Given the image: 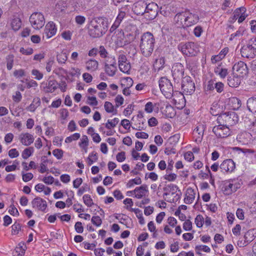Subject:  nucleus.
Wrapping results in <instances>:
<instances>
[{
	"label": "nucleus",
	"instance_id": "36",
	"mask_svg": "<svg viewBox=\"0 0 256 256\" xmlns=\"http://www.w3.org/2000/svg\"><path fill=\"white\" fill-rule=\"evenodd\" d=\"M204 130L202 126H198L194 131V134L195 136H198V139L199 141H200L203 134H204Z\"/></svg>",
	"mask_w": 256,
	"mask_h": 256
},
{
	"label": "nucleus",
	"instance_id": "33",
	"mask_svg": "<svg viewBox=\"0 0 256 256\" xmlns=\"http://www.w3.org/2000/svg\"><path fill=\"white\" fill-rule=\"evenodd\" d=\"M104 70L106 74L110 76H114L116 72V66H104Z\"/></svg>",
	"mask_w": 256,
	"mask_h": 256
},
{
	"label": "nucleus",
	"instance_id": "20",
	"mask_svg": "<svg viewBox=\"0 0 256 256\" xmlns=\"http://www.w3.org/2000/svg\"><path fill=\"white\" fill-rule=\"evenodd\" d=\"M56 28L55 24L52 22H48L44 28V34L47 38H50L56 34Z\"/></svg>",
	"mask_w": 256,
	"mask_h": 256
},
{
	"label": "nucleus",
	"instance_id": "12",
	"mask_svg": "<svg viewBox=\"0 0 256 256\" xmlns=\"http://www.w3.org/2000/svg\"><path fill=\"white\" fill-rule=\"evenodd\" d=\"M182 88L183 92L186 95H190L194 92L195 84L190 77L187 76L183 78Z\"/></svg>",
	"mask_w": 256,
	"mask_h": 256
},
{
	"label": "nucleus",
	"instance_id": "63",
	"mask_svg": "<svg viewBox=\"0 0 256 256\" xmlns=\"http://www.w3.org/2000/svg\"><path fill=\"white\" fill-rule=\"evenodd\" d=\"M74 228L78 233L81 234L84 231V228L81 222H76L75 224Z\"/></svg>",
	"mask_w": 256,
	"mask_h": 256
},
{
	"label": "nucleus",
	"instance_id": "15",
	"mask_svg": "<svg viewBox=\"0 0 256 256\" xmlns=\"http://www.w3.org/2000/svg\"><path fill=\"white\" fill-rule=\"evenodd\" d=\"M240 52L242 57L246 58H252L255 56V51L251 46V44L248 41V43L244 45L240 50Z\"/></svg>",
	"mask_w": 256,
	"mask_h": 256
},
{
	"label": "nucleus",
	"instance_id": "38",
	"mask_svg": "<svg viewBox=\"0 0 256 256\" xmlns=\"http://www.w3.org/2000/svg\"><path fill=\"white\" fill-rule=\"evenodd\" d=\"M196 251L197 254H200V251L202 250L205 252H209L210 251V248L205 245H200L196 246Z\"/></svg>",
	"mask_w": 256,
	"mask_h": 256
},
{
	"label": "nucleus",
	"instance_id": "43",
	"mask_svg": "<svg viewBox=\"0 0 256 256\" xmlns=\"http://www.w3.org/2000/svg\"><path fill=\"white\" fill-rule=\"evenodd\" d=\"M148 230L150 232H154L153 234H152V236L154 238L156 237L158 234L156 233V228L154 226V222L152 221L149 222L148 224Z\"/></svg>",
	"mask_w": 256,
	"mask_h": 256
},
{
	"label": "nucleus",
	"instance_id": "22",
	"mask_svg": "<svg viewBox=\"0 0 256 256\" xmlns=\"http://www.w3.org/2000/svg\"><path fill=\"white\" fill-rule=\"evenodd\" d=\"M98 62L95 60L90 59L86 62V68L90 72H94L98 70Z\"/></svg>",
	"mask_w": 256,
	"mask_h": 256
},
{
	"label": "nucleus",
	"instance_id": "6",
	"mask_svg": "<svg viewBox=\"0 0 256 256\" xmlns=\"http://www.w3.org/2000/svg\"><path fill=\"white\" fill-rule=\"evenodd\" d=\"M178 48L182 52L187 56H194L199 51L198 44L193 42L180 43Z\"/></svg>",
	"mask_w": 256,
	"mask_h": 256
},
{
	"label": "nucleus",
	"instance_id": "25",
	"mask_svg": "<svg viewBox=\"0 0 256 256\" xmlns=\"http://www.w3.org/2000/svg\"><path fill=\"white\" fill-rule=\"evenodd\" d=\"M256 237V229L248 230L244 234V238L248 243L252 242Z\"/></svg>",
	"mask_w": 256,
	"mask_h": 256
},
{
	"label": "nucleus",
	"instance_id": "2",
	"mask_svg": "<svg viewBox=\"0 0 256 256\" xmlns=\"http://www.w3.org/2000/svg\"><path fill=\"white\" fill-rule=\"evenodd\" d=\"M198 20L197 14L190 10L177 14L174 18V22L177 27H188L196 24Z\"/></svg>",
	"mask_w": 256,
	"mask_h": 256
},
{
	"label": "nucleus",
	"instance_id": "17",
	"mask_svg": "<svg viewBox=\"0 0 256 256\" xmlns=\"http://www.w3.org/2000/svg\"><path fill=\"white\" fill-rule=\"evenodd\" d=\"M235 163L232 159L224 160L220 166L221 170L224 172H232L235 169Z\"/></svg>",
	"mask_w": 256,
	"mask_h": 256
},
{
	"label": "nucleus",
	"instance_id": "53",
	"mask_svg": "<svg viewBox=\"0 0 256 256\" xmlns=\"http://www.w3.org/2000/svg\"><path fill=\"white\" fill-rule=\"evenodd\" d=\"M136 38V35L132 33H130L127 34L126 36V41L124 42V44L130 43L133 42Z\"/></svg>",
	"mask_w": 256,
	"mask_h": 256
},
{
	"label": "nucleus",
	"instance_id": "34",
	"mask_svg": "<svg viewBox=\"0 0 256 256\" xmlns=\"http://www.w3.org/2000/svg\"><path fill=\"white\" fill-rule=\"evenodd\" d=\"M119 119L115 118L112 120H108L106 124V127L108 130L114 128L118 123Z\"/></svg>",
	"mask_w": 256,
	"mask_h": 256
},
{
	"label": "nucleus",
	"instance_id": "64",
	"mask_svg": "<svg viewBox=\"0 0 256 256\" xmlns=\"http://www.w3.org/2000/svg\"><path fill=\"white\" fill-rule=\"evenodd\" d=\"M116 160L118 162H122L126 160V156L125 152H118L116 156Z\"/></svg>",
	"mask_w": 256,
	"mask_h": 256
},
{
	"label": "nucleus",
	"instance_id": "41",
	"mask_svg": "<svg viewBox=\"0 0 256 256\" xmlns=\"http://www.w3.org/2000/svg\"><path fill=\"white\" fill-rule=\"evenodd\" d=\"M82 198L84 204L90 207L94 204L92 200L90 195L84 194Z\"/></svg>",
	"mask_w": 256,
	"mask_h": 256
},
{
	"label": "nucleus",
	"instance_id": "60",
	"mask_svg": "<svg viewBox=\"0 0 256 256\" xmlns=\"http://www.w3.org/2000/svg\"><path fill=\"white\" fill-rule=\"evenodd\" d=\"M8 156L11 158H15L19 156V152L16 148H12L8 151Z\"/></svg>",
	"mask_w": 256,
	"mask_h": 256
},
{
	"label": "nucleus",
	"instance_id": "50",
	"mask_svg": "<svg viewBox=\"0 0 256 256\" xmlns=\"http://www.w3.org/2000/svg\"><path fill=\"white\" fill-rule=\"evenodd\" d=\"M21 230V226L19 224L15 223L12 226V233L16 234Z\"/></svg>",
	"mask_w": 256,
	"mask_h": 256
},
{
	"label": "nucleus",
	"instance_id": "27",
	"mask_svg": "<svg viewBox=\"0 0 256 256\" xmlns=\"http://www.w3.org/2000/svg\"><path fill=\"white\" fill-rule=\"evenodd\" d=\"M247 107L250 112L256 113V98H248L247 101Z\"/></svg>",
	"mask_w": 256,
	"mask_h": 256
},
{
	"label": "nucleus",
	"instance_id": "16",
	"mask_svg": "<svg viewBox=\"0 0 256 256\" xmlns=\"http://www.w3.org/2000/svg\"><path fill=\"white\" fill-rule=\"evenodd\" d=\"M148 192L147 186L144 184L140 187H136L134 190L127 192L126 196H130L129 193H134L135 197L139 199L144 197Z\"/></svg>",
	"mask_w": 256,
	"mask_h": 256
},
{
	"label": "nucleus",
	"instance_id": "23",
	"mask_svg": "<svg viewBox=\"0 0 256 256\" xmlns=\"http://www.w3.org/2000/svg\"><path fill=\"white\" fill-rule=\"evenodd\" d=\"M228 104L230 108L234 110H238L241 106L240 100L236 97L228 98Z\"/></svg>",
	"mask_w": 256,
	"mask_h": 256
},
{
	"label": "nucleus",
	"instance_id": "11",
	"mask_svg": "<svg viewBox=\"0 0 256 256\" xmlns=\"http://www.w3.org/2000/svg\"><path fill=\"white\" fill-rule=\"evenodd\" d=\"M212 132L218 138H226L231 134L229 127L223 124H218V125L214 126Z\"/></svg>",
	"mask_w": 256,
	"mask_h": 256
},
{
	"label": "nucleus",
	"instance_id": "32",
	"mask_svg": "<svg viewBox=\"0 0 256 256\" xmlns=\"http://www.w3.org/2000/svg\"><path fill=\"white\" fill-rule=\"evenodd\" d=\"M34 152V148L32 146L28 147L25 148L22 152V156L24 159L26 160L30 156H31Z\"/></svg>",
	"mask_w": 256,
	"mask_h": 256
},
{
	"label": "nucleus",
	"instance_id": "49",
	"mask_svg": "<svg viewBox=\"0 0 256 256\" xmlns=\"http://www.w3.org/2000/svg\"><path fill=\"white\" fill-rule=\"evenodd\" d=\"M192 222L189 220H186L183 224V228L186 231H190L192 230Z\"/></svg>",
	"mask_w": 256,
	"mask_h": 256
},
{
	"label": "nucleus",
	"instance_id": "9",
	"mask_svg": "<svg viewBox=\"0 0 256 256\" xmlns=\"http://www.w3.org/2000/svg\"><path fill=\"white\" fill-rule=\"evenodd\" d=\"M241 186L240 181L238 180H230L224 182L223 192L226 195H230L236 192Z\"/></svg>",
	"mask_w": 256,
	"mask_h": 256
},
{
	"label": "nucleus",
	"instance_id": "51",
	"mask_svg": "<svg viewBox=\"0 0 256 256\" xmlns=\"http://www.w3.org/2000/svg\"><path fill=\"white\" fill-rule=\"evenodd\" d=\"M32 74L34 76V78L37 80H40L43 78V74L41 73L38 70L34 69L32 71Z\"/></svg>",
	"mask_w": 256,
	"mask_h": 256
},
{
	"label": "nucleus",
	"instance_id": "61",
	"mask_svg": "<svg viewBox=\"0 0 256 256\" xmlns=\"http://www.w3.org/2000/svg\"><path fill=\"white\" fill-rule=\"evenodd\" d=\"M33 174L31 172L23 174L22 176V180L25 182L30 181L33 178Z\"/></svg>",
	"mask_w": 256,
	"mask_h": 256
},
{
	"label": "nucleus",
	"instance_id": "55",
	"mask_svg": "<svg viewBox=\"0 0 256 256\" xmlns=\"http://www.w3.org/2000/svg\"><path fill=\"white\" fill-rule=\"evenodd\" d=\"M104 107L105 108V110L108 112H112L114 111V106L112 104L108 102H106L104 103Z\"/></svg>",
	"mask_w": 256,
	"mask_h": 256
},
{
	"label": "nucleus",
	"instance_id": "19",
	"mask_svg": "<svg viewBox=\"0 0 256 256\" xmlns=\"http://www.w3.org/2000/svg\"><path fill=\"white\" fill-rule=\"evenodd\" d=\"M32 204L34 208H37L42 212H44L47 208L46 201L40 197L34 198L32 202Z\"/></svg>",
	"mask_w": 256,
	"mask_h": 256
},
{
	"label": "nucleus",
	"instance_id": "47",
	"mask_svg": "<svg viewBox=\"0 0 256 256\" xmlns=\"http://www.w3.org/2000/svg\"><path fill=\"white\" fill-rule=\"evenodd\" d=\"M138 124H135L134 127H132L133 129L138 130H144L146 128V125L144 122H143L141 120H139Z\"/></svg>",
	"mask_w": 256,
	"mask_h": 256
},
{
	"label": "nucleus",
	"instance_id": "46",
	"mask_svg": "<svg viewBox=\"0 0 256 256\" xmlns=\"http://www.w3.org/2000/svg\"><path fill=\"white\" fill-rule=\"evenodd\" d=\"M195 223L198 228L202 226L204 224V220L202 216L198 215L195 218Z\"/></svg>",
	"mask_w": 256,
	"mask_h": 256
},
{
	"label": "nucleus",
	"instance_id": "4",
	"mask_svg": "<svg viewBox=\"0 0 256 256\" xmlns=\"http://www.w3.org/2000/svg\"><path fill=\"white\" fill-rule=\"evenodd\" d=\"M163 196L164 200L169 202H176L180 198V196L176 193L180 192L178 186L174 184H170L166 185L164 188Z\"/></svg>",
	"mask_w": 256,
	"mask_h": 256
},
{
	"label": "nucleus",
	"instance_id": "7",
	"mask_svg": "<svg viewBox=\"0 0 256 256\" xmlns=\"http://www.w3.org/2000/svg\"><path fill=\"white\" fill-rule=\"evenodd\" d=\"M30 22L35 30H40L45 24V18L43 14L40 12L32 13L30 17Z\"/></svg>",
	"mask_w": 256,
	"mask_h": 256
},
{
	"label": "nucleus",
	"instance_id": "45",
	"mask_svg": "<svg viewBox=\"0 0 256 256\" xmlns=\"http://www.w3.org/2000/svg\"><path fill=\"white\" fill-rule=\"evenodd\" d=\"M116 60L113 56H108L104 62V66H116Z\"/></svg>",
	"mask_w": 256,
	"mask_h": 256
},
{
	"label": "nucleus",
	"instance_id": "14",
	"mask_svg": "<svg viewBox=\"0 0 256 256\" xmlns=\"http://www.w3.org/2000/svg\"><path fill=\"white\" fill-rule=\"evenodd\" d=\"M172 72L174 80L178 82L182 78H184V67L180 63H176L172 67Z\"/></svg>",
	"mask_w": 256,
	"mask_h": 256
},
{
	"label": "nucleus",
	"instance_id": "24",
	"mask_svg": "<svg viewBox=\"0 0 256 256\" xmlns=\"http://www.w3.org/2000/svg\"><path fill=\"white\" fill-rule=\"evenodd\" d=\"M228 84L230 87H238L240 84V76H230L228 79Z\"/></svg>",
	"mask_w": 256,
	"mask_h": 256
},
{
	"label": "nucleus",
	"instance_id": "31",
	"mask_svg": "<svg viewBox=\"0 0 256 256\" xmlns=\"http://www.w3.org/2000/svg\"><path fill=\"white\" fill-rule=\"evenodd\" d=\"M40 104V100L38 98H35L33 100L32 104L27 108V110L34 112Z\"/></svg>",
	"mask_w": 256,
	"mask_h": 256
},
{
	"label": "nucleus",
	"instance_id": "58",
	"mask_svg": "<svg viewBox=\"0 0 256 256\" xmlns=\"http://www.w3.org/2000/svg\"><path fill=\"white\" fill-rule=\"evenodd\" d=\"M13 100L16 102H19L22 98V96L21 93L18 92L16 91L14 94L12 96Z\"/></svg>",
	"mask_w": 256,
	"mask_h": 256
},
{
	"label": "nucleus",
	"instance_id": "3",
	"mask_svg": "<svg viewBox=\"0 0 256 256\" xmlns=\"http://www.w3.org/2000/svg\"><path fill=\"white\" fill-rule=\"evenodd\" d=\"M155 38L150 32L144 33L141 37L139 44L140 52L145 57L150 56L154 51L155 45Z\"/></svg>",
	"mask_w": 256,
	"mask_h": 256
},
{
	"label": "nucleus",
	"instance_id": "8",
	"mask_svg": "<svg viewBox=\"0 0 256 256\" xmlns=\"http://www.w3.org/2000/svg\"><path fill=\"white\" fill-rule=\"evenodd\" d=\"M159 86L161 92L166 98H170L172 96L174 88L168 79L165 77L162 78L159 80Z\"/></svg>",
	"mask_w": 256,
	"mask_h": 256
},
{
	"label": "nucleus",
	"instance_id": "52",
	"mask_svg": "<svg viewBox=\"0 0 256 256\" xmlns=\"http://www.w3.org/2000/svg\"><path fill=\"white\" fill-rule=\"evenodd\" d=\"M92 222L96 226H99L101 225L102 220L100 216H94L91 220Z\"/></svg>",
	"mask_w": 256,
	"mask_h": 256
},
{
	"label": "nucleus",
	"instance_id": "39",
	"mask_svg": "<svg viewBox=\"0 0 256 256\" xmlns=\"http://www.w3.org/2000/svg\"><path fill=\"white\" fill-rule=\"evenodd\" d=\"M14 58L12 54L8 55L6 57V67L8 70H12L13 66Z\"/></svg>",
	"mask_w": 256,
	"mask_h": 256
},
{
	"label": "nucleus",
	"instance_id": "40",
	"mask_svg": "<svg viewBox=\"0 0 256 256\" xmlns=\"http://www.w3.org/2000/svg\"><path fill=\"white\" fill-rule=\"evenodd\" d=\"M214 72L218 73L222 78H224L228 74L227 69L220 68H216Z\"/></svg>",
	"mask_w": 256,
	"mask_h": 256
},
{
	"label": "nucleus",
	"instance_id": "44",
	"mask_svg": "<svg viewBox=\"0 0 256 256\" xmlns=\"http://www.w3.org/2000/svg\"><path fill=\"white\" fill-rule=\"evenodd\" d=\"M80 138V134L79 133H74L70 136L67 137L65 139V142L66 143H70L73 140H78Z\"/></svg>",
	"mask_w": 256,
	"mask_h": 256
},
{
	"label": "nucleus",
	"instance_id": "18",
	"mask_svg": "<svg viewBox=\"0 0 256 256\" xmlns=\"http://www.w3.org/2000/svg\"><path fill=\"white\" fill-rule=\"evenodd\" d=\"M18 139L22 144L25 146H29L34 142V136L28 132L21 133L19 136Z\"/></svg>",
	"mask_w": 256,
	"mask_h": 256
},
{
	"label": "nucleus",
	"instance_id": "28",
	"mask_svg": "<svg viewBox=\"0 0 256 256\" xmlns=\"http://www.w3.org/2000/svg\"><path fill=\"white\" fill-rule=\"evenodd\" d=\"M89 144V140L86 136H82L80 140V142L78 144L79 146L84 150L86 152H87L88 146Z\"/></svg>",
	"mask_w": 256,
	"mask_h": 256
},
{
	"label": "nucleus",
	"instance_id": "10",
	"mask_svg": "<svg viewBox=\"0 0 256 256\" xmlns=\"http://www.w3.org/2000/svg\"><path fill=\"white\" fill-rule=\"evenodd\" d=\"M141 6L140 4H136L134 6V12L136 13L137 14H144L146 16H148L150 19H154L157 14V11L156 8V4L154 3L149 4L146 7L144 12L142 11L141 12H137L136 8L140 7Z\"/></svg>",
	"mask_w": 256,
	"mask_h": 256
},
{
	"label": "nucleus",
	"instance_id": "57",
	"mask_svg": "<svg viewBox=\"0 0 256 256\" xmlns=\"http://www.w3.org/2000/svg\"><path fill=\"white\" fill-rule=\"evenodd\" d=\"M220 112V108H217V104L214 105L213 104L212 106L210 109V112L213 116H217L218 114Z\"/></svg>",
	"mask_w": 256,
	"mask_h": 256
},
{
	"label": "nucleus",
	"instance_id": "59",
	"mask_svg": "<svg viewBox=\"0 0 256 256\" xmlns=\"http://www.w3.org/2000/svg\"><path fill=\"white\" fill-rule=\"evenodd\" d=\"M86 18L82 16H77L75 18V21L78 24L82 25L86 22Z\"/></svg>",
	"mask_w": 256,
	"mask_h": 256
},
{
	"label": "nucleus",
	"instance_id": "29",
	"mask_svg": "<svg viewBox=\"0 0 256 256\" xmlns=\"http://www.w3.org/2000/svg\"><path fill=\"white\" fill-rule=\"evenodd\" d=\"M58 84L55 80H50L46 88V90L48 92H54L58 88Z\"/></svg>",
	"mask_w": 256,
	"mask_h": 256
},
{
	"label": "nucleus",
	"instance_id": "26",
	"mask_svg": "<svg viewBox=\"0 0 256 256\" xmlns=\"http://www.w3.org/2000/svg\"><path fill=\"white\" fill-rule=\"evenodd\" d=\"M22 22L20 18L14 16L11 22V26L15 30H18L21 27Z\"/></svg>",
	"mask_w": 256,
	"mask_h": 256
},
{
	"label": "nucleus",
	"instance_id": "5",
	"mask_svg": "<svg viewBox=\"0 0 256 256\" xmlns=\"http://www.w3.org/2000/svg\"><path fill=\"white\" fill-rule=\"evenodd\" d=\"M238 121V116L234 112L222 114L218 116L217 118V122L218 124H223L228 127L236 124Z\"/></svg>",
	"mask_w": 256,
	"mask_h": 256
},
{
	"label": "nucleus",
	"instance_id": "62",
	"mask_svg": "<svg viewBox=\"0 0 256 256\" xmlns=\"http://www.w3.org/2000/svg\"><path fill=\"white\" fill-rule=\"evenodd\" d=\"M14 76L17 78L22 77L25 76V72L22 69L15 70L14 72Z\"/></svg>",
	"mask_w": 256,
	"mask_h": 256
},
{
	"label": "nucleus",
	"instance_id": "21",
	"mask_svg": "<svg viewBox=\"0 0 256 256\" xmlns=\"http://www.w3.org/2000/svg\"><path fill=\"white\" fill-rule=\"evenodd\" d=\"M196 196V192L194 189L188 188L186 190L184 202L186 204H190L192 203Z\"/></svg>",
	"mask_w": 256,
	"mask_h": 256
},
{
	"label": "nucleus",
	"instance_id": "56",
	"mask_svg": "<svg viewBox=\"0 0 256 256\" xmlns=\"http://www.w3.org/2000/svg\"><path fill=\"white\" fill-rule=\"evenodd\" d=\"M123 84H122L126 85V88H130L132 86L133 84V80L130 77H126L123 79L122 80Z\"/></svg>",
	"mask_w": 256,
	"mask_h": 256
},
{
	"label": "nucleus",
	"instance_id": "35",
	"mask_svg": "<svg viewBox=\"0 0 256 256\" xmlns=\"http://www.w3.org/2000/svg\"><path fill=\"white\" fill-rule=\"evenodd\" d=\"M98 160L97 154L94 152L90 153L87 158L88 164L91 166L93 163L96 162Z\"/></svg>",
	"mask_w": 256,
	"mask_h": 256
},
{
	"label": "nucleus",
	"instance_id": "1",
	"mask_svg": "<svg viewBox=\"0 0 256 256\" xmlns=\"http://www.w3.org/2000/svg\"><path fill=\"white\" fill-rule=\"evenodd\" d=\"M108 22L102 18H92L89 22L88 29L90 36L92 38L102 36L108 30Z\"/></svg>",
	"mask_w": 256,
	"mask_h": 256
},
{
	"label": "nucleus",
	"instance_id": "54",
	"mask_svg": "<svg viewBox=\"0 0 256 256\" xmlns=\"http://www.w3.org/2000/svg\"><path fill=\"white\" fill-rule=\"evenodd\" d=\"M52 154L58 159L60 160L62 158L64 152L60 149H56L52 151Z\"/></svg>",
	"mask_w": 256,
	"mask_h": 256
},
{
	"label": "nucleus",
	"instance_id": "42",
	"mask_svg": "<svg viewBox=\"0 0 256 256\" xmlns=\"http://www.w3.org/2000/svg\"><path fill=\"white\" fill-rule=\"evenodd\" d=\"M68 59V56L65 52H60L57 55V60L59 63L64 64Z\"/></svg>",
	"mask_w": 256,
	"mask_h": 256
},
{
	"label": "nucleus",
	"instance_id": "37",
	"mask_svg": "<svg viewBox=\"0 0 256 256\" xmlns=\"http://www.w3.org/2000/svg\"><path fill=\"white\" fill-rule=\"evenodd\" d=\"M118 66L120 70L126 74H128L130 70V64L128 62L120 64Z\"/></svg>",
	"mask_w": 256,
	"mask_h": 256
},
{
	"label": "nucleus",
	"instance_id": "13",
	"mask_svg": "<svg viewBox=\"0 0 256 256\" xmlns=\"http://www.w3.org/2000/svg\"><path fill=\"white\" fill-rule=\"evenodd\" d=\"M233 73L240 77H243L248 73V68L246 64L242 61L236 62L232 67Z\"/></svg>",
	"mask_w": 256,
	"mask_h": 256
},
{
	"label": "nucleus",
	"instance_id": "48",
	"mask_svg": "<svg viewBox=\"0 0 256 256\" xmlns=\"http://www.w3.org/2000/svg\"><path fill=\"white\" fill-rule=\"evenodd\" d=\"M177 175L174 173L168 174L166 173L164 176V180H167L169 182H173L176 180Z\"/></svg>",
	"mask_w": 256,
	"mask_h": 256
},
{
	"label": "nucleus",
	"instance_id": "30",
	"mask_svg": "<svg viewBox=\"0 0 256 256\" xmlns=\"http://www.w3.org/2000/svg\"><path fill=\"white\" fill-rule=\"evenodd\" d=\"M165 60L164 57H160L157 58L154 64V67L156 70H159L164 67Z\"/></svg>",
	"mask_w": 256,
	"mask_h": 256
}]
</instances>
